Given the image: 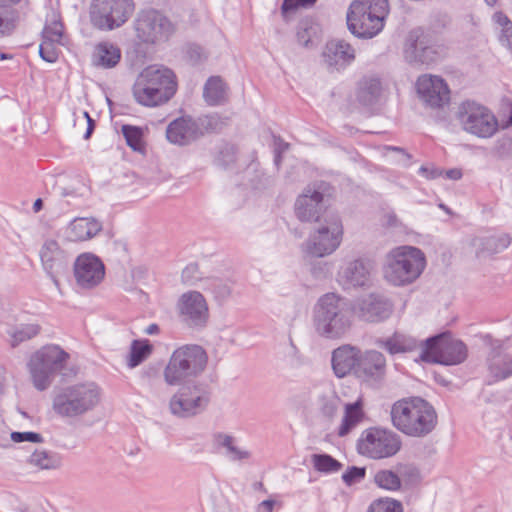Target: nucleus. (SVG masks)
<instances>
[{"instance_id": "26", "label": "nucleus", "mask_w": 512, "mask_h": 512, "mask_svg": "<svg viewBox=\"0 0 512 512\" xmlns=\"http://www.w3.org/2000/svg\"><path fill=\"white\" fill-rule=\"evenodd\" d=\"M133 96L137 103L155 107L168 102L172 98V92L169 88L167 90L153 88L144 81V78L138 76L133 86Z\"/></svg>"}, {"instance_id": "18", "label": "nucleus", "mask_w": 512, "mask_h": 512, "mask_svg": "<svg viewBox=\"0 0 512 512\" xmlns=\"http://www.w3.org/2000/svg\"><path fill=\"white\" fill-rule=\"evenodd\" d=\"M40 259L45 272L58 284L57 276L66 270L70 254L56 240L48 239L41 247Z\"/></svg>"}, {"instance_id": "11", "label": "nucleus", "mask_w": 512, "mask_h": 512, "mask_svg": "<svg viewBox=\"0 0 512 512\" xmlns=\"http://www.w3.org/2000/svg\"><path fill=\"white\" fill-rule=\"evenodd\" d=\"M467 357L466 345L453 339L449 333H442L425 340L422 345V360L444 365L462 363Z\"/></svg>"}, {"instance_id": "3", "label": "nucleus", "mask_w": 512, "mask_h": 512, "mask_svg": "<svg viewBox=\"0 0 512 512\" xmlns=\"http://www.w3.org/2000/svg\"><path fill=\"white\" fill-rule=\"evenodd\" d=\"M425 267L426 257L422 250L403 245L387 254L384 277L394 286H406L416 281Z\"/></svg>"}, {"instance_id": "57", "label": "nucleus", "mask_w": 512, "mask_h": 512, "mask_svg": "<svg viewBox=\"0 0 512 512\" xmlns=\"http://www.w3.org/2000/svg\"><path fill=\"white\" fill-rule=\"evenodd\" d=\"M383 224L387 227H396L398 225V219L393 212H388L384 215Z\"/></svg>"}, {"instance_id": "8", "label": "nucleus", "mask_w": 512, "mask_h": 512, "mask_svg": "<svg viewBox=\"0 0 512 512\" xmlns=\"http://www.w3.org/2000/svg\"><path fill=\"white\" fill-rule=\"evenodd\" d=\"M343 225L337 215H329L320 222L302 245L306 256L322 258L331 255L340 246Z\"/></svg>"}, {"instance_id": "59", "label": "nucleus", "mask_w": 512, "mask_h": 512, "mask_svg": "<svg viewBox=\"0 0 512 512\" xmlns=\"http://www.w3.org/2000/svg\"><path fill=\"white\" fill-rule=\"evenodd\" d=\"M84 116L87 119V124H88L84 138L88 139V138H90V136L95 128V121L90 117L88 112H84Z\"/></svg>"}, {"instance_id": "5", "label": "nucleus", "mask_w": 512, "mask_h": 512, "mask_svg": "<svg viewBox=\"0 0 512 512\" xmlns=\"http://www.w3.org/2000/svg\"><path fill=\"white\" fill-rule=\"evenodd\" d=\"M207 362V353L201 346H181L172 353L164 369V380L171 386L192 382L204 372Z\"/></svg>"}, {"instance_id": "20", "label": "nucleus", "mask_w": 512, "mask_h": 512, "mask_svg": "<svg viewBox=\"0 0 512 512\" xmlns=\"http://www.w3.org/2000/svg\"><path fill=\"white\" fill-rule=\"evenodd\" d=\"M485 342L492 351L488 356V370L495 381H501L512 375V355L503 352L502 341L495 340L490 335L485 336Z\"/></svg>"}, {"instance_id": "62", "label": "nucleus", "mask_w": 512, "mask_h": 512, "mask_svg": "<svg viewBox=\"0 0 512 512\" xmlns=\"http://www.w3.org/2000/svg\"><path fill=\"white\" fill-rule=\"evenodd\" d=\"M446 176L449 179L458 180L462 177V172L459 169H451L446 171Z\"/></svg>"}, {"instance_id": "21", "label": "nucleus", "mask_w": 512, "mask_h": 512, "mask_svg": "<svg viewBox=\"0 0 512 512\" xmlns=\"http://www.w3.org/2000/svg\"><path fill=\"white\" fill-rule=\"evenodd\" d=\"M386 374L385 356L376 350L360 353L356 376L368 382H379Z\"/></svg>"}, {"instance_id": "41", "label": "nucleus", "mask_w": 512, "mask_h": 512, "mask_svg": "<svg viewBox=\"0 0 512 512\" xmlns=\"http://www.w3.org/2000/svg\"><path fill=\"white\" fill-rule=\"evenodd\" d=\"M341 404V399L333 390H328L322 393L318 398V406L321 414L332 419L336 416Z\"/></svg>"}, {"instance_id": "1", "label": "nucleus", "mask_w": 512, "mask_h": 512, "mask_svg": "<svg viewBox=\"0 0 512 512\" xmlns=\"http://www.w3.org/2000/svg\"><path fill=\"white\" fill-rule=\"evenodd\" d=\"M392 425L401 433L422 438L436 427L438 416L435 408L421 397L396 401L390 411Z\"/></svg>"}, {"instance_id": "36", "label": "nucleus", "mask_w": 512, "mask_h": 512, "mask_svg": "<svg viewBox=\"0 0 512 512\" xmlns=\"http://www.w3.org/2000/svg\"><path fill=\"white\" fill-rule=\"evenodd\" d=\"M203 97L210 106H216L227 100V86L219 76H211L205 83Z\"/></svg>"}, {"instance_id": "47", "label": "nucleus", "mask_w": 512, "mask_h": 512, "mask_svg": "<svg viewBox=\"0 0 512 512\" xmlns=\"http://www.w3.org/2000/svg\"><path fill=\"white\" fill-rule=\"evenodd\" d=\"M122 133L129 147H131L134 151H140L142 149V131L140 128L130 125H123Z\"/></svg>"}, {"instance_id": "54", "label": "nucleus", "mask_w": 512, "mask_h": 512, "mask_svg": "<svg viewBox=\"0 0 512 512\" xmlns=\"http://www.w3.org/2000/svg\"><path fill=\"white\" fill-rule=\"evenodd\" d=\"M186 56L192 64H198L207 58L204 49L196 44L187 47Z\"/></svg>"}, {"instance_id": "45", "label": "nucleus", "mask_w": 512, "mask_h": 512, "mask_svg": "<svg viewBox=\"0 0 512 512\" xmlns=\"http://www.w3.org/2000/svg\"><path fill=\"white\" fill-rule=\"evenodd\" d=\"M493 20L500 28L499 41L512 50V22L501 12L495 13Z\"/></svg>"}, {"instance_id": "27", "label": "nucleus", "mask_w": 512, "mask_h": 512, "mask_svg": "<svg viewBox=\"0 0 512 512\" xmlns=\"http://www.w3.org/2000/svg\"><path fill=\"white\" fill-rule=\"evenodd\" d=\"M510 244L511 237L508 234L474 237L471 240V246L478 259H485L501 253L507 249Z\"/></svg>"}, {"instance_id": "55", "label": "nucleus", "mask_w": 512, "mask_h": 512, "mask_svg": "<svg viewBox=\"0 0 512 512\" xmlns=\"http://www.w3.org/2000/svg\"><path fill=\"white\" fill-rule=\"evenodd\" d=\"M317 0H283L282 12L287 13L294 11L299 7H308L313 5Z\"/></svg>"}, {"instance_id": "32", "label": "nucleus", "mask_w": 512, "mask_h": 512, "mask_svg": "<svg viewBox=\"0 0 512 512\" xmlns=\"http://www.w3.org/2000/svg\"><path fill=\"white\" fill-rule=\"evenodd\" d=\"M102 230V224L94 218H75L67 227V237L71 241H86Z\"/></svg>"}, {"instance_id": "9", "label": "nucleus", "mask_w": 512, "mask_h": 512, "mask_svg": "<svg viewBox=\"0 0 512 512\" xmlns=\"http://www.w3.org/2000/svg\"><path fill=\"white\" fill-rule=\"evenodd\" d=\"M401 447V437L396 432L379 427L364 430L357 441L358 453L372 460L391 458Z\"/></svg>"}, {"instance_id": "28", "label": "nucleus", "mask_w": 512, "mask_h": 512, "mask_svg": "<svg viewBox=\"0 0 512 512\" xmlns=\"http://www.w3.org/2000/svg\"><path fill=\"white\" fill-rule=\"evenodd\" d=\"M198 130V125L193 119L180 117L168 125L166 137L173 144L187 145L198 138Z\"/></svg>"}, {"instance_id": "30", "label": "nucleus", "mask_w": 512, "mask_h": 512, "mask_svg": "<svg viewBox=\"0 0 512 512\" xmlns=\"http://www.w3.org/2000/svg\"><path fill=\"white\" fill-rule=\"evenodd\" d=\"M139 76L153 88L167 90L171 89L172 97L177 91V81L174 72L166 67H146Z\"/></svg>"}, {"instance_id": "22", "label": "nucleus", "mask_w": 512, "mask_h": 512, "mask_svg": "<svg viewBox=\"0 0 512 512\" xmlns=\"http://www.w3.org/2000/svg\"><path fill=\"white\" fill-rule=\"evenodd\" d=\"M323 209V194L308 186L295 202V214L302 222L318 221Z\"/></svg>"}, {"instance_id": "60", "label": "nucleus", "mask_w": 512, "mask_h": 512, "mask_svg": "<svg viewBox=\"0 0 512 512\" xmlns=\"http://www.w3.org/2000/svg\"><path fill=\"white\" fill-rule=\"evenodd\" d=\"M419 173L423 174L425 177L430 178V179H434L441 174L437 169L429 170L425 166L420 167Z\"/></svg>"}, {"instance_id": "12", "label": "nucleus", "mask_w": 512, "mask_h": 512, "mask_svg": "<svg viewBox=\"0 0 512 512\" xmlns=\"http://www.w3.org/2000/svg\"><path fill=\"white\" fill-rule=\"evenodd\" d=\"M181 385L169 400L170 413L186 419L205 411L210 401L209 393L195 382Z\"/></svg>"}, {"instance_id": "40", "label": "nucleus", "mask_w": 512, "mask_h": 512, "mask_svg": "<svg viewBox=\"0 0 512 512\" xmlns=\"http://www.w3.org/2000/svg\"><path fill=\"white\" fill-rule=\"evenodd\" d=\"M216 443L226 449V454L233 461H240L249 459L251 453L247 450H242L235 445V438L231 435L219 433L215 436Z\"/></svg>"}, {"instance_id": "39", "label": "nucleus", "mask_w": 512, "mask_h": 512, "mask_svg": "<svg viewBox=\"0 0 512 512\" xmlns=\"http://www.w3.org/2000/svg\"><path fill=\"white\" fill-rule=\"evenodd\" d=\"M153 351V346L149 340H134L131 343L130 354L127 365L129 368H135L146 360Z\"/></svg>"}, {"instance_id": "24", "label": "nucleus", "mask_w": 512, "mask_h": 512, "mask_svg": "<svg viewBox=\"0 0 512 512\" xmlns=\"http://www.w3.org/2000/svg\"><path fill=\"white\" fill-rule=\"evenodd\" d=\"M359 316L368 322H380L387 319L392 313L391 302L381 295L370 294L358 304Z\"/></svg>"}, {"instance_id": "52", "label": "nucleus", "mask_w": 512, "mask_h": 512, "mask_svg": "<svg viewBox=\"0 0 512 512\" xmlns=\"http://www.w3.org/2000/svg\"><path fill=\"white\" fill-rule=\"evenodd\" d=\"M365 477V468L350 467L343 475L342 479L347 485H352L361 481Z\"/></svg>"}, {"instance_id": "10", "label": "nucleus", "mask_w": 512, "mask_h": 512, "mask_svg": "<svg viewBox=\"0 0 512 512\" xmlns=\"http://www.w3.org/2000/svg\"><path fill=\"white\" fill-rule=\"evenodd\" d=\"M133 0H93L90 8L92 25L103 31L119 28L132 16Z\"/></svg>"}, {"instance_id": "6", "label": "nucleus", "mask_w": 512, "mask_h": 512, "mask_svg": "<svg viewBox=\"0 0 512 512\" xmlns=\"http://www.w3.org/2000/svg\"><path fill=\"white\" fill-rule=\"evenodd\" d=\"M101 396V389L93 382L74 384L55 395L52 407L61 417L75 418L95 409Z\"/></svg>"}, {"instance_id": "23", "label": "nucleus", "mask_w": 512, "mask_h": 512, "mask_svg": "<svg viewBox=\"0 0 512 512\" xmlns=\"http://www.w3.org/2000/svg\"><path fill=\"white\" fill-rule=\"evenodd\" d=\"M404 55L410 63L430 64L438 58V52L421 37L420 30H413L406 41Z\"/></svg>"}, {"instance_id": "46", "label": "nucleus", "mask_w": 512, "mask_h": 512, "mask_svg": "<svg viewBox=\"0 0 512 512\" xmlns=\"http://www.w3.org/2000/svg\"><path fill=\"white\" fill-rule=\"evenodd\" d=\"M367 512H403V505L394 498L382 497L372 501Z\"/></svg>"}, {"instance_id": "16", "label": "nucleus", "mask_w": 512, "mask_h": 512, "mask_svg": "<svg viewBox=\"0 0 512 512\" xmlns=\"http://www.w3.org/2000/svg\"><path fill=\"white\" fill-rule=\"evenodd\" d=\"M178 310L182 320L190 327H202L208 320V306L200 292L184 293L178 301Z\"/></svg>"}, {"instance_id": "35", "label": "nucleus", "mask_w": 512, "mask_h": 512, "mask_svg": "<svg viewBox=\"0 0 512 512\" xmlns=\"http://www.w3.org/2000/svg\"><path fill=\"white\" fill-rule=\"evenodd\" d=\"M27 463L39 470H56L62 466V456L54 451L36 449L27 459Z\"/></svg>"}, {"instance_id": "25", "label": "nucleus", "mask_w": 512, "mask_h": 512, "mask_svg": "<svg viewBox=\"0 0 512 512\" xmlns=\"http://www.w3.org/2000/svg\"><path fill=\"white\" fill-rule=\"evenodd\" d=\"M361 350L350 344H344L332 352L331 363L334 374L343 378L353 372L356 375Z\"/></svg>"}, {"instance_id": "42", "label": "nucleus", "mask_w": 512, "mask_h": 512, "mask_svg": "<svg viewBox=\"0 0 512 512\" xmlns=\"http://www.w3.org/2000/svg\"><path fill=\"white\" fill-rule=\"evenodd\" d=\"M375 484L388 491H398L401 488V479L397 473L392 470H379L374 475Z\"/></svg>"}, {"instance_id": "44", "label": "nucleus", "mask_w": 512, "mask_h": 512, "mask_svg": "<svg viewBox=\"0 0 512 512\" xmlns=\"http://www.w3.org/2000/svg\"><path fill=\"white\" fill-rule=\"evenodd\" d=\"M318 27L310 20H303L300 22L297 30V41L304 47H309L314 44L317 38Z\"/></svg>"}, {"instance_id": "37", "label": "nucleus", "mask_w": 512, "mask_h": 512, "mask_svg": "<svg viewBox=\"0 0 512 512\" xmlns=\"http://www.w3.org/2000/svg\"><path fill=\"white\" fill-rule=\"evenodd\" d=\"M364 417L362 401L357 400L354 403L345 405V413L338 430V435L343 437L347 435Z\"/></svg>"}, {"instance_id": "53", "label": "nucleus", "mask_w": 512, "mask_h": 512, "mask_svg": "<svg viewBox=\"0 0 512 512\" xmlns=\"http://www.w3.org/2000/svg\"><path fill=\"white\" fill-rule=\"evenodd\" d=\"M12 441L16 443H21L24 441L33 442V443H41L43 442V437L41 434L36 432H12L11 433Z\"/></svg>"}, {"instance_id": "49", "label": "nucleus", "mask_w": 512, "mask_h": 512, "mask_svg": "<svg viewBox=\"0 0 512 512\" xmlns=\"http://www.w3.org/2000/svg\"><path fill=\"white\" fill-rule=\"evenodd\" d=\"M59 44L43 39L39 47L41 58L49 63H54L58 59L59 51L57 45Z\"/></svg>"}, {"instance_id": "4", "label": "nucleus", "mask_w": 512, "mask_h": 512, "mask_svg": "<svg viewBox=\"0 0 512 512\" xmlns=\"http://www.w3.org/2000/svg\"><path fill=\"white\" fill-rule=\"evenodd\" d=\"M389 14L388 0H354L347 13V25L360 38H373L383 28Z\"/></svg>"}, {"instance_id": "58", "label": "nucleus", "mask_w": 512, "mask_h": 512, "mask_svg": "<svg viewBox=\"0 0 512 512\" xmlns=\"http://www.w3.org/2000/svg\"><path fill=\"white\" fill-rule=\"evenodd\" d=\"M275 505L273 500H264L258 505V512H272Z\"/></svg>"}, {"instance_id": "2", "label": "nucleus", "mask_w": 512, "mask_h": 512, "mask_svg": "<svg viewBox=\"0 0 512 512\" xmlns=\"http://www.w3.org/2000/svg\"><path fill=\"white\" fill-rule=\"evenodd\" d=\"M352 318L347 301L333 292L322 295L313 308V327L317 335L325 339L344 337L352 326Z\"/></svg>"}, {"instance_id": "19", "label": "nucleus", "mask_w": 512, "mask_h": 512, "mask_svg": "<svg viewBox=\"0 0 512 512\" xmlns=\"http://www.w3.org/2000/svg\"><path fill=\"white\" fill-rule=\"evenodd\" d=\"M337 281L344 289L364 287L370 281V265L363 259L345 261L337 273Z\"/></svg>"}, {"instance_id": "43", "label": "nucleus", "mask_w": 512, "mask_h": 512, "mask_svg": "<svg viewBox=\"0 0 512 512\" xmlns=\"http://www.w3.org/2000/svg\"><path fill=\"white\" fill-rule=\"evenodd\" d=\"M311 459L315 470L322 473H336L342 468V464L328 454H313Z\"/></svg>"}, {"instance_id": "51", "label": "nucleus", "mask_w": 512, "mask_h": 512, "mask_svg": "<svg viewBox=\"0 0 512 512\" xmlns=\"http://www.w3.org/2000/svg\"><path fill=\"white\" fill-rule=\"evenodd\" d=\"M212 292L218 300H226L232 291V286L228 282H224L221 280H214L212 282Z\"/></svg>"}, {"instance_id": "50", "label": "nucleus", "mask_w": 512, "mask_h": 512, "mask_svg": "<svg viewBox=\"0 0 512 512\" xmlns=\"http://www.w3.org/2000/svg\"><path fill=\"white\" fill-rule=\"evenodd\" d=\"M15 18L12 13L0 10V39L9 36L15 29Z\"/></svg>"}, {"instance_id": "34", "label": "nucleus", "mask_w": 512, "mask_h": 512, "mask_svg": "<svg viewBox=\"0 0 512 512\" xmlns=\"http://www.w3.org/2000/svg\"><path fill=\"white\" fill-rule=\"evenodd\" d=\"M121 60L120 48L111 42H100L95 46L92 63L96 67L111 69Z\"/></svg>"}, {"instance_id": "14", "label": "nucleus", "mask_w": 512, "mask_h": 512, "mask_svg": "<svg viewBox=\"0 0 512 512\" xmlns=\"http://www.w3.org/2000/svg\"><path fill=\"white\" fill-rule=\"evenodd\" d=\"M174 30L172 22L154 9L140 12L135 22L137 38L147 44L166 42Z\"/></svg>"}, {"instance_id": "7", "label": "nucleus", "mask_w": 512, "mask_h": 512, "mask_svg": "<svg viewBox=\"0 0 512 512\" xmlns=\"http://www.w3.org/2000/svg\"><path fill=\"white\" fill-rule=\"evenodd\" d=\"M69 358L70 355L55 344L45 345L34 352L27 363L34 387L39 391L48 389Z\"/></svg>"}, {"instance_id": "56", "label": "nucleus", "mask_w": 512, "mask_h": 512, "mask_svg": "<svg viewBox=\"0 0 512 512\" xmlns=\"http://www.w3.org/2000/svg\"><path fill=\"white\" fill-rule=\"evenodd\" d=\"M197 271V266L189 265L182 271V280L184 283L193 284V274Z\"/></svg>"}, {"instance_id": "63", "label": "nucleus", "mask_w": 512, "mask_h": 512, "mask_svg": "<svg viewBox=\"0 0 512 512\" xmlns=\"http://www.w3.org/2000/svg\"><path fill=\"white\" fill-rule=\"evenodd\" d=\"M507 109L509 111V118L503 124V127H505V128L512 125V103L507 104Z\"/></svg>"}, {"instance_id": "17", "label": "nucleus", "mask_w": 512, "mask_h": 512, "mask_svg": "<svg viewBox=\"0 0 512 512\" xmlns=\"http://www.w3.org/2000/svg\"><path fill=\"white\" fill-rule=\"evenodd\" d=\"M416 88L420 98L432 108L443 107L450 101V89L439 76H420Z\"/></svg>"}, {"instance_id": "48", "label": "nucleus", "mask_w": 512, "mask_h": 512, "mask_svg": "<svg viewBox=\"0 0 512 512\" xmlns=\"http://www.w3.org/2000/svg\"><path fill=\"white\" fill-rule=\"evenodd\" d=\"M42 37L44 40L62 43L63 25L60 21L54 20L43 29Z\"/></svg>"}, {"instance_id": "33", "label": "nucleus", "mask_w": 512, "mask_h": 512, "mask_svg": "<svg viewBox=\"0 0 512 512\" xmlns=\"http://www.w3.org/2000/svg\"><path fill=\"white\" fill-rule=\"evenodd\" d=\"M376 344L379 347L385 349L391 355H395L399 353L411 352L417 348L422 349L424 342H418L412 336L396 332L391 337L386 339H378Z\"/></svg>"}, {"instance_id": "15", "label": "nucleus", "mask_w": 512, "mask_h": 512, "mask_svg": "<svg viewBox=\"0 0 512 512\" xmlns=\"http://www.w3.org/2000/svg\"><path fill=\"white\" fill-rule=\"evenodd\" d=\"M105 276V267L99 257L91 253L79 255L74 263V277L79 287L92 289L99 285Z\"/></svg>"}, {"instance_id": "61", "label": "nucleus", "mask_w": 512, "mask_h": 512, "mask_svg": "<svg viewBox=\"0 0 512 512\" xmlns=\"http://www.w3.org/2000/svg\"><path fill=\"white\" fill-rule=\"evenodd\" d=\"M225 154H227L228 159L224 161V164H229L230 162H233L235 160V153L233 147H229L226 148L224 151H221L222 156H224Z\"/></svg>"}, {"instance_id": "31", "label": "nucleus", "mask_w": 512, "mask_h": 512, "mask_svg": "<svg viewBox=\"0 0 512 512\" xmlns=\"http://www.w3.org/2000/svg\"><path fill=\"white\" fill-rule=\"evenodd\" d=\"M381 96L382 85L378 78L365 76L359 81L356 99L362 106L374 108L379 104Z\"/></svg>"}, {"instance_id": "64", "label": "nucleus", "mask_w": 512, "mask_h": 512, "mask_svg": "<svg viewBox=\"0 0 512 512\" xmlns=\"http://www.w3.org/2000/svg\"><path fill=\"white\" fill-rule=\"evenodd\" d=\"M158 331H159V327H158V325H156V324H151V325H149V326L146 328V330H145V332H146L147 334H149V335L157 334V333H158Z\"/></svg>"}, {"instance_id": "29", "label": "nucleus", "mask_w": 512, "mask_h": 512, "mask_svg": "<svg viewBox=\"0 0 512 512\" xmlns=\"http://www.w3.org/2000/svg\"><path fill=\"white\" fill-rule=\"evenodd\" d=\"M323 58L329 67L339 70L354 60L355 51L349 43L343 40H333L327 43Z\"/></svg>"}, {"instance_id": "13", "label": "nucleus", "mask_w": 512, "mask_h": 512, "mask_svg": "<svg viewBox=\"0 0 512 512\" xmlns=\"http://www.w3.org/2000/svg\"><path fill=\"white\" fill-rule=\"evenodd\" d=\"M458 118L466 132L480 138H490L498 131L495 115L474 101H465L460 105Z\"/></svg>"}, {"instance_id": "38", "label": "nucleus", "mask_w": 512, "mask_h": 512, "mask_svg": "<svg viewBox=\"0 0 512 512\" xmlns=\"http://www.w3.org/2000/svg\"><path fill=\"white\" fill-rule=\"evenodd\" d=\"M41 331V327L36 323L21 324L8 330L9 342L12 347H16L24 341L36 337Z\"/></svg>"}]
</instances>
